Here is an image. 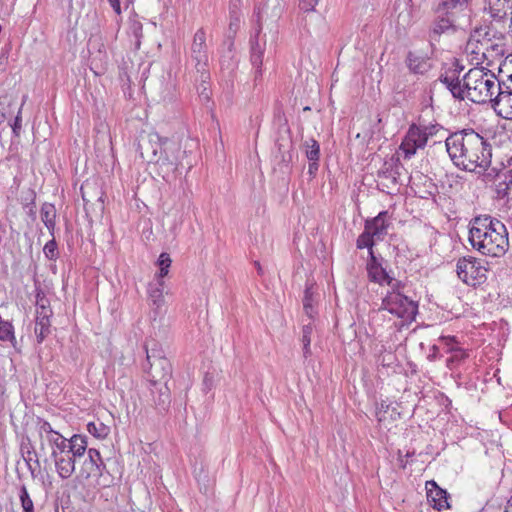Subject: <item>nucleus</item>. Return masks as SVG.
Instances as JSON below:
<instances>
[{
  "label": "nucleus",
  "instance_id": "obj_1",
  "mask_svg": "<svg viewBox=\"0 0 512 512\" xmlns=\"http://www.w3.org/2000/svg\"><path fill=\"white\" fill-rule=\"evenodd\" d=\"M446 151L455 166L465 171L486 169L491 164L490 143L473 129L450 134L445 140Z\"/></svg>",
  "mask_w": 512,
  "mask_h": 512
},
{
  "label": "nucleus",
  "instance_id": "obj_2",
  "mask_svg": "<svg viewBox=\"0 0 512 512\" xmlns=\"http://www.w3.org/2000/svg\"><path fill=\"white\" fill-rule=\"evenodd\" d=\"M469 242L483 255L500 257L509 248L506 226L491 216H478L470 222Z\"/></svg>",
  "mask_w": 512,
  "mask_h": 512
},
{
  "label": "nucleus",
  "instance_id": "obj_3",
  "mask_svg": "<svg viewBox=\"0 0 512 512\" xmlns=\"http://www.w3.org/2000/svg\"><path fill=\"white\" fill-rule=\"evenodd\" d=\"M503 84L488 69L472 68L465 74L466 92L473 103L492 105L499 90L504 89Z\"/></svg>",
  "mask_w": 512,
  "mask_h": 512
},
{
  "label": "nucleus",
  "instance_id": "obj_4",
  "mask_svg": "<svg viewBox=\"0 0 512 512\" xmlns=\"http://www.w3.org/2000/svg\"><path fill=\"white\" fill-rule=\"evenodd\" d=\"M148 144L153 156L151 161L155 162L159 168V174L167 181L181 163L180 144L172 139L161 137L156 132L149 134Z\"/></svg>",
  "mask_w": 512,
  "mask_h": 512
},
{
  "label": "nucleus",
  "instance_id": "obj_5",
  "mask_svg": "<svg viewBox=\"0 0 512 512\" xmlns=\"http://www.w3.org/2000/svg\"><path fill=\"white\" fill-rule=\"evenodd\" d=\"M469 0H441L435 7V19L429 29V42L433 45L438 42L442 34L454 33L456 21L462 13Z\"/></svg>",
  "mask_w": 512,
  "mask_h": 512
},
{
  "label": "nucleus",
  "instance_id": "obj_6",
  "mask_svg": "<svg viewBox=\"0 0 512 512\" xmlns=\"http://www.w3.org/2000/svg\"><path fill=\"white\" fill-rule=\"evenodd\" d=\"M69 448H62L58 451H51V458L54 461L55 471L62 479H69L75 472L77 459L84 457L87 451V438L80 434L71 436Z\"/></svg>",
  "mask_w": 512,
  "mask_h": 512
},
{
  "label": "nucleus",
  "instance_id": "obj_7",
  "mask_svg": "<svg viewBox=\"0 0 512 512\" xmlns=\"http://www.w3.org/2000/svg\"><path fill=\"white\" fill-rule=\"evenodd\" d=\"M206 38V30L203 27L197 29L187 52V59L197 74L196 80L203 84L210 80L209 50Z\"/></svg>",
  "mask_w": 512,
  "mask_h": 512
},
{
  "label": "nucleus",
  "instance_id": "obj_8",
  "mask_svg": "<svg viewBox=\"0 0 512 512\" xmlns=\"http://www.w3.org/2000/svg\"><path fill=\"white\" fill-rule=\"evenodd\" d=\"M380 310L411 323L418 313V302L412 300L404 293L387 292L382 298Z\"/></svg>",
  "mask_w": 512,
  "mask_h": 512
},
{
  "label": "nucleus",
  "instance_id": "obj_9",
  "mask_svg": "<svg viewBox=\"0 0 512 512\" xmlns=\"http://www.w3.org/2000/svg\"><path fill=\"white\" fill-rule=\"evenodd\" d=\"M254 16L256 17V23L250 34L249 45L250 62L254 69V78L257 80L258 78L262 77V65L264 53L266 50V38L265 35L261 36L262 23L260 7L254 8Z\"/></svg>",
  "mask_w": 512,
  "mask_h": 512
},
{
  "label": "nucleus",
  "instance_id": "obj_10",
  "mask_svg": "<svg viewBox=\"0 0 512 512\" xmlns=\"http://www.w3.org/2000/svg\"><path fill=\"white\" fill-rule=\"evenodd\" d=\"M456 272L458 277L469 286H477L487 279V269L482 260L473 256L462 257L457 261Z\"/></svg>",
  "mask_w": 512,
  "mask_h": 512
},
{
  "label": "nucleus",
  "instance_id": "obj_11",
  "mask_svg": "<svg viewBox=\"0 0 512 512\" xmlns=\"http://www.w3.org/2000/svg\"><path fill=\"white\" fill-rule=\"evenodd\" d=\"M463 66L458 63L453 64V67L447 69L439 77V81L450 91L453 98L462 101L468 99V93L465 85V75L460 79V74Z\"/></svg>",
  "mask_w": 512,
  "mask_h": 512
},
{
  "label": "nucleus",
  "instance_id": "obj_12",
  "mask_svg": "<svg viewBox=\"0 0 512 512\" xmlns=\"http://www.w3.org/2000/svg\"><path fill=\"white\" fill-rule=\"evenodd\" d=\"M426 145V138L423 136L420 128L413 123L409 126L401 142L400 150L406 159H410L419 149H424Z\"/></svg>",
  "mask_w": 512,
  "mask_h": 512
},
{
  "label": "nucleus",
  "instance_id": "obj_13",
  "mask_svg": "<svg viewBox=\"0 0 512 512\" xmlns=\"http://www.w3.org/2000/svg\"><path fill=\"white\" fill-rule=\"evenodd\" d=\"M391 224L388 211H381L377 216L367 219L364 228L379 242L388 234Z\"/></svg>",
  "mask_w": 512,
  "mask_h": 512
},
{
  "label": "nucleus",
  "instance_id": "obj_14",
  "mask_svg": "<svg viewBox=\"0 0 512 512\" xmlns=\"http://www.w3.org/2000/svg\"><path fill=\"white\" fill-rule=\"evenodd\" d=\"M165 282H150L147 287L148 299L152 308V317L154 320L164 314L165 299L163 295Z\"/></svg>",
  "mask_w": 512,
  "mask_h": 512
},
{
  "label": "nucleus",
  "instance_id": "obj_15",
  "mask_svg": "<svg viewBox=\"0 0 512 512\" xmlns=\"http://www.w3.org/2000/svg\"><path fill=\"white\" fill-rule=\"evenodd\" d=\"M492 104L493 109L504 119L512 120V90L505 83L502 85Z\"/></svg>",
  "mask_w": 512,
  "mask_h": 512
},
{
  "label": "nucleus",
  "instance_id": "obj_16",
  "mask_svg": "<svg viewBox=\"0 0 512 512\" xmlns=\"http://www.w3.org/2000/svg\"><path fill=\"white\" fill-rule=\"evenodd\" d=\"M427 499L432 503L433 508L441 511L442 509H449L450 503L449 493L438 486L434 480L426 482Z\"/></svg>",
  "mask_w": 512,
  "mask_h": 512
},
{
  "label": "nucleus",
  "instance_id": "obj_17",
  "mask_svg": "<svg viewBox=\"0 0 512 512\" xmlns=\"http://www.w3.org/2000/svg\"><path fill=\"white\" fill-rule=\"evenodd\" d=\"M366 270L369 280L381 286L385 285V282L390 277L386 268L383 267L381 260L376 257L375 253H371V256L368 257Z\"/></svg>",
  "mask_w": 512,
  "mask_h": 512
},
{
  "label": "nucleus",
  "instance_id": "obj_18",
  "mask_svg": "<svg viewBox=\"0 0 512 512\" xmlns=\"http://www.w3.org/2000/svg\"><path fill=\"white\" fill-rule=\"evenodd\" d=\"M145 373L152 386L163 382L165 389H168L167 382L171 378L172 365L169 360H167V367L164 364H161V366L159 364H150L148 369L145 368Z\"/></svg>",
  "mask_w": 512,
  "mask_h": 512
},
{
  "label": "nucleus",
  "instance_id": "obj_19",
  "mask_svg": "<svg viewBox=\"0 0 512 512\" xmlns=\"http://www.w3.org/2000/svg\"><path fill=\"white\" fill-rule=\"evenodd\" d=\"M20 453L32 478H35L36 471L40 468V462L34 445L28 437L22 439L20 444Z\"/></svg>",
  "mask_w": 512,
  "mask_h": 512
},
{
  "label": "nucleus",
  "instance_id": "obj_20",
  "mask_svg": "<svg viewBox=\"0 0 512 512\" xmlns=\"http://www.w3.org/2000/svg\"><path fill=\"white\" fill-rule=\"evenodd\" d=\"M405 63L411 73L418 75H424L432 67L428 56L415 51H409L407 53Z\"/></svg>",
  "mask_w": 512,
  "mask_h": 512
},
{
  "label": "nucleus",
  "instance_id": "obj_21",
  "mask_svg": "<svg viewBox=\"0 0 512 512\" xmlns=\"http://www.w3.org/2000/svg\"><path fill=\"white\" fill-rule=\"evenodd\" d=\"M56 215L57 212L54 204L48 202L42 204L40 210L41 221L48 229L49 234L53 238L56 229Z\"/></svg>",
  "mask_w": 512,
  "mask_h": 512
},
{
  "label": "nucleus",
  "instance_id": "obj_22",
  "mask_svg": "<svg viewBox=\"0 0 512 512\" xmlns=\"http://www.w3.org/2000/svg\"><path fill=\"white\" fill-rule=\"evenodd\" d=\"M241 24V11L237 3L231 2L229 6V25L227 30V38L231 40V46L233 40L240 28Z\"/></svg>",
  "mask_w": 512,
  "mask_h": 512
},
{
  "label": "nucleus",
  "instance_id": "obj_23",
  "mask_svg": "<svg viewBox=\"0 0 512 512\" xmlns=\"http://www.w3.org/2000/svg\"><path fill=\"white\" fill-rule=\"evenodd\" d=\"M88 453L87 458L84 460L81 469L80 477L83 479H89L93 475V468L98 467L97 463L101 459V454L97 449L90 448L86 451Z\"/></svg>",
  "mask_w": 512,
  "mask_h": 512
},
{
  "label": "nucleus",
  "instance_id": "obj_24",
  "mask_svg": "<svg viewBox=\"0 0 512 512\" xmlns=\"http://www.w3.org/2000/svg\"><path fill=\"white\" fill-rule=\"evenodd\" d=\"M146 351V359L147 363L150 364H161L167 366V360L168 358L165 355V352L160 344L153 341L151 346L146 345L145 346Z\"/></svg>",
  "mask_w": 512,
  "mask_h": 512
},
{
  "label": "nucleus",
  "instance_id": "obj_25",
  "mask_svg": "<svg viewBox=\"0 0 512 512\" xmlns=\"http://www.w3.org/2000/svg\"><path fill=\"white\" fill-rule=\"evenodd\" d=\"M398 176V165L393 160L385 161L377 172L378 178L390 180L394 184L397 182Z\"/></svg>",
  "mask_w": 512,
  "mask_h": 512
},
{
  "label": "nucleus",
  "instance_id": "obj_26",
  "mask_svg": "<svg viewBox=\"0 0 512 512\" xmlns=\"http://www.w3.org/2000/svg\"><path fill=\"white\" fill-rule=\"evenodd\" d=\"M315 299H314V291H313V285L306 284L305 290H304V296H303V309L305 314L310 318L313 319L315 315L317 314V310L315 308Z\"/></svg>",
  "mask_w": 512,
  "mask_h": 512
},
{
  "label": "nucleus",
  "instance_id": "obj_27",
  "mask_svg": "<svg viewBox=\"0 0 512 512\" xmlns=\"http://www.w3.org/2000/svg\"><path fill=\"white\" fill-rule=\"evenodd\" d=\"M314 330V326L312 322L308 324H304L302 327V335H301V343H302V351L304 359H308L312 355L311 351V336Z\"/></svg>",
  "mask_w": 512,
  "mask_h": 512
},
{
  "label": "nucleus",
  "instance_id": "obj_28",
  "mask_svg": "<svg viewBox=\"0 0 512 512\" xmlns=\"http://www.w3.org/2000/svg\"><path fill=\"white\" fill-rule=\"evenodd\" d=\"M416 125L420 128L427 142L430 137H433L442 129V126L436 121L426 122L423 115L419 117Z\"/></svg>",
  "mask_w": 512,
  "mask_h": 512
},
{
  "label": "nucleus",
  "instance_id": "obj_29",
  "mask_svg": "<svg viewBox=\"0 0 512 512\" xmlns=\"http://www.w3.org/2000/svg\"><path fill=\"white\" fill-rule=\"evenodd\" d=\"M378 241L367 231L365 228L363 232L358 236L356 240L357 249H367L368 257L371 256V253H374V246Z\"/></svg>",
  "mask_w": 512,
  "mask_h": 512
},
{
  "label": "nucleus",
  "instance_id": "obj_30",
  "mask_svg": "<svg viewBox=\"0 0 512 512\" xmlns=\"http://www.w3.org/2000/svg\"><path fill=\"white\" fill-rule=\"evenodd\" d=\"M172 260L170 255L166 252H162L157 260V265L159 266V272L155 275V281L165 282L164 278L169 273V268L171 266Z\"/></svg>",
  "mask_w": 512,
  "mask_h": 512
},
{
  "label": "nucleus",
  "instance_id": "obj_31",
  "mask_svg": "<svg viewBox=\"0 0 512 512\" xmlns=\"http://www.w3.org/2000/svg\"><path fill=\"white\" fill-rule=\"evenodd\" d=\"M48 443L51 446V451H58L62 448H69L71 445V437L65 438L60 432L54 431L52 434L46 437Z\"/></svg>",
  "mask_w": 512,
  "mask_h": 512
},
{
  "label": "nucleus",
  "instance_id": "obj_32",
  "mask_svg": "<svg viewBox=\"0 0 512 512\" xmlns=\"http://www.w3.org/2000/svg\"><path fill=\"white\" fill-rule=\"evenodd\" d=\"M50 319H43V317L35 318V335L37 342L41 344L44 339L50 334Z\"/></svg>",
  "mask_w": 512,
  "mask_h": 512
},
{
  "label": "nucleus",
  "instance_id": "obj_33",
  "mask_svg": "<svg viewBox=\"0 0 512 512\" xmlns=\"http://www.w3.org/2000/svg\"><path fill=\"white\" fill-rule=\"evenodd\" d=\"M22 512H36L34 502L25 485H21L18 491Z\"/></svg>",
  "mask_w": 512,
  "mask_h": 512
},
{
  "label": "nucleus",
  "instance_id": "obj_34",
  "mask_svg": "<svg viewBox=\"0 0 512 512\" xmlns=\"http://www.w3.org/2000/svg\"><path fill=\"white\" fill-rule=\"evenodd\" d=\"M305 155L308 161H319L320 159V145L314 139L310 138L304 142Z\"/></svg>",
  "mask_w": 512,
  "mask_h": 512
},
{
  "label": "nucleus",
  "instance_id": "obj_35",
  "mask_svg": "<svg viewBox=\"0 0 512 512\" xmlns=\"http://www.w3.org/2000/svg\"><path fill=\"white\" fill-rule=\"evenodd\" d=\"M458 342L453 336L440 337L437 344L433 345L434 350H441L445 353H450L455 350L458 346Z\"/></svg>",
  "mask_w": 512,
  "mask_h": 512
},
{
  "label": "nucleus",
  "instance_id": "obj_36",
  "mask_svg": "<svg viewBox=\"0 0 512 512\" xmlns=\"http://www.w3.org/2000/svg\"><path fill=\"white\" fill-rule=\"evenodd\" d=\"M490 9L493 18L502 19L512 9V0H498L496 7L491 6Z\"/></svg>",
  "mask_w": 512,
  "mask_h": 512
},
{
  "label": "nucleus",
  "instance_id": "obj_37",
  "mask_svg": "<svg viewBox=\"0 0 512 512\" xmlns=\"http://www.w3.org/2000/svg\"><path fill=\"white\" fill-rule=\"evenodd\" d=\"M466 352L457 347L455 350L450 352V356L445 359L446 365L449 369H454L456 366L466 358Z\"/></svg>",
  "mask_w": 512,
  "mask_h": 512
},
{
  "label": "nucleus",
  "instance_id": "obj_38",
  "mask_svg": "<svg viewBox=\"0 0 512 512\" xmlns=\"http://www.w3.org/2000/svg\"><path fill=\"white\" fill-rule=\"evenodd\" d=\"M87 430L96 438H105L108 435L109 428L103 423L90 422L87 425Z\"/></svg>",
  "mask_w": 512,
  "mask_h": 512
},
{
  "label": "nucleus",
  "instance_id": "obj_39",
  "mask_svg": "<svg viewBox=\"0 0 512 512\" xmlns=\"http://www.w3.org/2000/svg\"><path fill=\"white\" fill-rule=\"evenodd\" d=\"M43 253L45 257L49 260H56L59 256L58 246L55 240V237L49 240L43 247Z\"/></svg>",
  "mask_w": 512,
  "mask_h": 512
},
{
  "label": "nucleus",
  "instance_id": "obj_40",
  "mask_svg": "<svg viewBox=\"0 0 512 512\" xmlns=\"http://www.w3.org/2000/svg\"><path fill=\"white\" fill-rule=\"evenodd\" d=\"M35 299H36V302H35L36 307L43 308V306L50 305L49 299L46 297L44 291L42 290V288L39 285H37L35 288Z\"/></svg>",
  "mask_w": 512,
  "mask_h": 512
},
{
  "label": "nucleus",
  "instance_id": "obj_41",
  "mask_svg": "<svg viewBox=\"0 0 512 512\" xmlns=\"http://www.w3.org/2000/svg\"><path fill=\"white\" fill-rule=\"evenodd\" d=\"M385 285H388L390 289L387 292H398L403 293V290L405 288V284L395 279L394 277L390 276L387 281L385 282Z\"/></svg>",
  "mask_w": 512,
  "mask_h": 512
},
{
  "label": "nucleus",
  "instance_id": "obj_42",
  "mask_svg": "<svg viewBox=\"0 0 512 512\" xmlns=\"http://www.w3.org/2000/svg\"><path fill=\"white\" fill-rule=\"evenodd\" d=\"M415 451H407L405 455H402L401 451H398V463L402 469H405L411 462L410 458L414 457Z\"/></svg>",
  "mask_w": 512,
  "mask_h": 512
},
{
  "label": "nucleus",
  "instance_id": "obj_43",
  "mask_svg": "<svg viewBox=\"0 0 512 512\" xmlns=\"http://www.w3.org/2000/svg\"><path fill=\"white\" fill-rule=\"evenodd\" d=\"M55 430L52 428L51 424L46 420L39 421V435L40 437H48V435L52 434Z\"/></svg>",
  "mask_w": 512,
  "mask_h": 512
},
{
  "label": "nucleus",
  "instance_id": "obj_44",
  "mask_svg": "<svg viewBox=\"0 0 512 512\" xmlns=\"http://www.w3.org/2000/svg\"><path fill=\"white\" fill-rule=\"evenodd\" d=\"M319 0H300V9L305 12L314 11Z\"/></svg>",
  "mask_w": 512,
  "mask_h": 512
},
{
  "label": "nucleus",
  "instance_id": "obj_45",
  "mask_svg": "<svg viewBox=\"0 0 512 512\" xmlns=\"http://www.w3.org/2000/svg\"><path fill=\"white\" fill-rule=\"evenodd\" d=\"M52 316V310L49 306H43V308L36 307V317H43V319H50Z\"/></svg>",
  "mask_w": 512,
  "mask_h": 512
},
{
  "label": "nucleus",
  "instance_id": "obj_46",
  "mask_svg": "<svg viewBox=\"0 0 512 512\" xmlns=\"http://www.w3.org/2000/svg\"><path fill=\"white\" fill-rule=\"evenodd\" d=\"M97 466L99 467H96V468H93L94 472H93V475L92 477H101L104 475V473L107 472V468H106V465L105 463L103 462V459L101 458L99 460V462L97 463Z\"/></svg>",
  "mask_w": 512,
  "mask_h": 512
},
{
  "label": "nucleus",
  "instance_id": "obj_47",
  "mask_svg": "<svg viewBox=\"0 0 512 512\" xmlns=\"http://www.w3.org/2000/svg\"><path fill=\"white\" fill-rule=\"evenodd\" d=\"M13 134L17 137L20 134L21 130V110H19L17 116L14 119L13 124H11Z\"/></svg>",
  "mask_w": 512,
  "mask_h": 512
},
{
  "label": "nucleus",
  "instance_id": "obj_48",
  "mask_svg": "<svg viewBox=\"0 0 512 512\" xmlns=\"http://www.w3.org/2000/svg\"><path fill=\"white\" fill-rule=\"evenodd\" d=\"M319 169V161H309L308 173L310 176L315 177Z\"/></svg>",
  "mask_w": 512,
  "mask_h": 512
},
{
  "label": "nucleus",
  "instance_id": "obj_49",
  "mask_svg": "<svg viewBox=\"0 0 512 512\" xmlns=\"http://www.w3.org/2000/svg\"><path fill=\"white\" fill-rule=\"evenodd\" d=\"M25 209H27V214L31 217L32 220L36 219V207L34 199H32L30 204L25 205Z\"/></svg>",
  "mask_w": 512,
  "mask_h": 512
},
{
  "label": "nucleus",
  "instance_id": "obj_50",
  "mask_svg": "<svg viewBox=\"0 0 512 512\" xmlns=\"http://www.w3.org/2000/svg\"><path fill=\"white\" fill-rule=\"evenodd\" d=\"M114 12L119 16L121 14L120 0H107Z\"/></svg>",
  "mask_w": 512,
  "mask_h": 512
},
{
  "label": "nucleus",
  "instance_id": "obj_51",
  "mask_svg": "<svg viewBox=\"0 0 512 512\" xmlns=\"http://www.w3.org/2000/svg\"><path fill=\"white\" fill-rule=\"evenodd\" d=\"M431 102H432V96L429 95L428 96V100H427V103L425 104V107L423 109V114L425 115H430L432 114V111H433V108H432V105H431Z\"/></svg>",
  "mask_w": 512,
  "mask_h": 512
},
{
  "label": "nucleus",
  "instance_id": "obj_52",
  "mask_svg": "<svg viewBox=\"0 0 512 512\" xmlns=\"http://www.w3.org/2000/svg\"><path fill=\"white\" fill-rule=\"evenodd\" d=\"M504 180L503 183L506 185V188H509V186L512 184V170L507 171L505 174H503Z\"/></svg>",
  "mask_w": 512,
  "mask_h": 512
},
{
  "label": "nucleus",
  "instance_id": "obj_53",
  "mask_svg": "<svg viewBox=\"0 0 512 512\" xmlns=\"http://www.w3.org/2000/svg\"><path fill=\"white\" fill-rule=\"evenodd\" d=\"M132 27H133L134 34H135L136 36H138V33H139V32H141V30H142V25H141V23H139V22H135V23L133 24V26H132Z\"/></svg>",
  "mask_w": 512,
  "mask_h": 512
},
{
  "label": "nucleus",
  "instance_id": "obj_54",
  "mask_svg": "<svg viewBox=\"0 0 512 512\" xmlns=\"http://www.w3.org/2000/svg\"><path fill=\"white\" fill-rule=\"evenodd\" d=\"M80 192H81V195H82V199L84 201V204L87 205L89 200L87 199V196H86V192H85V187L84 186H81L80 188Z\"/></svg>",
  "mask_w": 512,
  "mask_h": 512
},
{
  "label": "nucleus",
  "instance_id": "obj_55",
  "mask_svg": "<svg viewBox=\"0 0 512 512\" xmlns=\"http://www.w3.org/2000/svg\"><path fill=\"white\" fill-rule=\"evenodd\" d=\"M441 352V350H434L432 348V353L429 355V359L435 360L438 357V354H440Z\"/></svg>",
  "mask_w": 512,
  "mask_h": 512
},
{
  "label": "nucleus",
  "instance_id": "obj_56",
  "mask_svg": "<svg viewBox=\"0 0 512 512\" xmlns=\"http://www.w3.org/2000/svg\"><path fill=\"white\" fill-rule=\"evenodd\" d=\"M504 512H512V497L507 501Z\"/></svg>",
  "mask_w": 512,
  "mask_h": 512
},
{
  "label": "nucleus",
  "instance_id": "obj_57",
  "mask_svg": "<svg viewBox=\"0 0 512 512\" xmlns=\"http://www.w3.org/2000/svg\"><path fill=\"white\" fill-rule=\"evenodd\" d=\"M116 25H117V30H119V28H120V19H118V18L116 19Z\"/></svg>",
  "mask_w": 512,
  "mask_h": 512
},
{
  "label": "nucleus",
  "instance_id": "obj_58",
  "mask_svg": "<svg viewBox=\"0 0 512 512\" xmlns=\"http://www.w3.org/2000/svg\"><path fill=\"white\" fill-rule=\"evenodd\" d=\"M255 265L257 266L258 272H261V266L259 262H255Z\"/></svg>",
  "mask_w": 512,
  "mask_h": 512
},
{
  "label": "nucleus",
  "instance_id": "obj_59",
  "mask_svg": "<svg viewBox=\"0 0 512 512\" xmlns=\"http://www.w3.org/2000/svg\"><path fill=\"white\" fill-rule=\"evenodd\" d=\"M308 110H310V107H309V106H306V107L304 108V111H308Z\"/></svg>",
  "mask_w": 512,
  "mask_h": 512
},
{
  "label": "nucleus",
  "instance_id": "obj_60",
  "mask_svg": "<svg viewBox=\"0 0 512 512\" xmlns=\"http://www.w3.org/2000/svg\"><path fill=\"white\" fill-rule=\"evenodd\" d=\"M98 200H99V201H101V202H103L102 194L99 196Z\"/></svg>",
  "mask_w": 512,
  "mask_h": 512
},
{
  "label": "nucleus",
  "instance_id": "obj_61",
  "mask_svg": "<svg viewBox=\"0 0 512 512\" xmlns=\"http://www.w3.org/2000/svg\"><path fill=\"white\" fill-rule=\"evenodd\" d=\"M168 399H169V396H168V395H166V396H165V399H163V402H165V401H166V400H168Z\"/></svg>",
  "mask_w": 512,
  "mask_h": 512
},
{
  "label": "nucleus",
  "instance_id": "obj_62",
  "mask_svg": "<svg viewBox=\"0 0 512 512\" xmlns=\"http://www.w3.org/2000/svg\"><path fill=\"white\" fill-rule=\"evenodd\" d=\"M508 79L512 81V74L508 76Z\"/></svg>",
  "mask_w": 512,
  "mask_h": 512
}]
</instances>
